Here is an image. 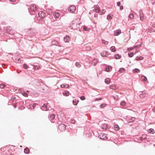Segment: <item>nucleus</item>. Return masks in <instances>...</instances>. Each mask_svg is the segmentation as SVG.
<instances>
[{"label": "nucleus", "instance_id": "nucleus-50", "mask_svg": "<svg viewBox=\"0 0 155 155\" xmlns=\"http://www.w3.org/2000/svg\"><path fill=\"white\" fill-rule=\"evenodd\" d=\"M82 83L84 84H87V82L85 80H83L82 81Z\"/></svg>", "mask_w": 155, "mask_h": 155}, {"label": "nucleus", "instance_id": "nucleus-12", "mask_svg": "<svg viewBox=\"0 0 155 155\" xmlns=\"http://www.w3.org/2000/svg\"><path fill=\"white\" fill-rule=\"evenodd\" d=\"M90 63L95 66L97 63V61L96 59H94L92 61H90Z\"/></svg>", "mask_w": 155, "mask_h": 155}, {"label": "nucleus", "instance_id": "nucleus-9", "mask_svg": "<svg viewBox=\"0 0 155 155\" xmlns=\"http://www.w3.org/2000/svg\"><path fill=\"white\" fill-rule=\"evenodd\" d=\"M110 88L113 90H116L117 89L118 87L116 85L112 84L110 86Z\"/></svg>", "mask_w": 155, "mask_h": 155}, {"label": "nucleus", "instance_id": "nucleus-51", "mask_svg": "<svg viewBox=\"0 0 155 155\" xmlns=\"http://www.w3.org/2000/svg\"><path fill=\"white\" fill-rule=\"evenodd\" d=\"M52 43L54 44H55L56 45H57L56 44L57 43V42H56L55 41H53L52 42Z\"/></svg>", "mask_w": 155, "mask_h": 155}, {"label": "nucleus", "instance_id": "nucleus-49", "mask_svg": "<svg viewBox=\"0 0 155 155\" xmlns=\"http://www.w3.org/2000/svg\"><path fill=\"white\" fill-rule=\"evenodd\" d=\"M117 6H120V2H117Z\"/></svg>", "mask_w": 155, "mask_h": 155}, {"label": "nucleus", "instance_id": "nucleus-14", "mask_svg": "<svg viewBox=\"0 0 155 155\" xmlns=\"http://www.w3.org/2000/svg\"><path fill=\"white\" fill-rule=\"evenodd\" d=\"M106 71L109 72L112 70V67L111 66H109L105 68Z\"/></svg>", "mask_w": 155, "mask_h": 155}, {"label": "nucleus", "instance_id": "nucleus-42", "mask_svg": "<svg viewBox=\"0 0 155 155\" xmlns=\"http://www.w3.org/2000/svg\"><path fill=\"white\" fill-rule=\"evenodd\" d=\"M102 43L105 45H107L108 43V42L105 41V40H102Z\"/></svg>", "mask_w": 155, "mask_h": 155}, {"label": "nucleus", "instance_id": "nucleus-17", "mask_svg": "<svg viewBox=\"0 0 155 155\" xmlns=\"http://www.w3.org/2000/svg\"><path fill=\"white\" fill-rule=\"evenodd\" d=\"M140 19L141 21L143 20V14L141 11L140 12Z\"/></svg>", "mask_w": 155, "mask_h": 155}, {"label": "nucleus", "instance_id": "nucleus-44", "mask_svg": "<svg viewBox=\"0 0 155 155\" xmlns=\"http://www.w3.org/2000/svg\"><path fill=\"white\" fill-rule=\"evenodd\" d=\"M5 85L4 84H0V87L1 89L3 88Z\"/></svg>", "mask_w": 155, "mask_h": 155}, {"label": "nucleus", "instance_id": "nucleus-57", "mask_svg": "<svg viewBox=\"0 0 155 155\" xmlns=\"http://www.w3.org/2000/svg\"><path fill=\"white\" fill-rule=\"evenodd\" d=\"M11 99H13V100H15V97H12L11 98Z\"/></svg>", "mask_w": 155, "mask_h": 155}, {"label": "nucleus", "instance_id": "nucleus-59", "mask_svg": "<svg viewBox=\"0 0 155 155\" xmlns=\"http://www.w3.org/2000/svg\"><path fill=\"white\" fill-rule=\"evenodd\" d=\"M17 73H20V72H19V71H18H18H17Z\"/></svg>", "mask_w": 155, "mask_h": 155}, {"label": "nucleus", "instance_id": "nucleus-7", "mask_svg": "<svg viewBox=\"0 0 155 155\" xmlns=\"http://www.w3.org/2000/svg\"><path fill=\"white\" fill-rule=\"evenodd\" d=\"M38 15L40 17H41L42 18H44L46 16V13L43 12H40L38 13Z\"/></svg>", "mask_w": 155, "mask_h": 155}, {"label": "nucleus", "instance_id": "nucleus-21", "mask_svg": "<svg viewBox=\"0 0 155 155\" xmlns=\"http://www.w3.org/2000/svg\"><path fill=\"white\" fill-rule=\"evenodd\" d=\"M55 117V115L54 114H52L49 117V119L50 120H52Z\"/></svg>", "mask_w": 155, "mask_h": 155}, {"label": "nucleus", "instance_id": "nucleus-36", "mask_svg": "<svg viewBox=\"0 0 155 155\" xmlns=\"http://www.w3.org/2000/svg\"><path fill=\"white\" fill-rule=\"evenodd\" d=\"M106 106V104H102L100 105V108H103Z\"/></svg>", "mask_w": 155, "mask_h": 155}, {"label": "nucleus", "instance_id": "nucleus-39", "mask_svg": "<svg viewBox=\"0 0 155 155\" xmlns=\"http://www.w3.org/2000/svg\"><path fill=\"white\" fill-rule=\"evenodd\" d=\"M76 66L78 68H80L81 67V65L79 62H76L75 63Z\"/></svg>", "mask_w": 155, "mask_h": 155}, {"label": "nucleus", "instance_id": "nucleus-37", "mask_svg": "<svg viewBox=\"0 0 155 155\" xmlns=\"http://www.w3.org/2000/svg\"><path fill=\"white\" fill-rule=\"evenodd\" d=\"M28 65L26 64H23V67L24 69H26L28 68Z\"/></svg>", "mask_w": 155, "mask_h": 155}, {"label": "nucleus", "instance_id": "nucleus-56", "mask_svg": "<svg viewBox=\"0 0 155 155\" xmlns=\"http://www.w3.org/2000/svg\"><path fill=\"white\" fill-rule=\"evenodd\" d=\"M10 1L11 2H15V0H10Z\"/></svg>", "mask_w": 155, "mask_h": 155}, {"label": "nucleus", "instance_id": "nucleus-48", "mask_svg": "<svg viewBox=\"0 0 155 155\" xmlns=\"http://www.w3.org/2000/svg\"><path fill=\"white\" fill-rule=\"evenodd\" d=\"M98 16V15L97 13H95L94 15V17H95V18H97Z\"/></svg>", "mask_w": 155, "mask_h": 155}, {"label": "nucleus", "instance_id": "nucleus-20", "mask_svg": "<svg viewBox=\"0 0 155 155\" xmlns=\"http://www.w3.org/2000/svg\"><path fill=\"white\" fill-rule=\"evenodd\" d=\"M61 88H68L69 87V85L68 84H62L61 85Z\"/></svg>", "mask_w": 155, "mask_h": 155}, {"label": "nucleus", "instance_id": "nucleus-18", "mask_svg": "<svg viewBox=\"0 0 155 155\" xmlns=\"http://www.w3.org/2000/svg\"><path fill=\"white\" fill-rule=\"evenodd\" d=\"M102 127L104 129H106L108 127V125L105 124H103L102 125Z\"/></svg>", "mask_w": 155, "mask_h": 155}, {"label": "nucleus", "instance_id": "nucleus-40", "mask_svg": "<svg viewBox=\"0 0 155 155\" xmlns=\"http://www.w3.org/2000/svg\"><path fill=\"white\" fill-rule=\"evenodd\" d=\"M83 29L85 31H88V28H87L86 26H84L83 27Z\"/></svg>", "mask_w": 155, "mask_h": 155}, {"label": "nucleus", "instance_id": "nucleus-26", "mask_svg": "<svg viewBox=\"0 0 155 155\" xmlns=\"http://www.w3.org/2000/svg\"><path fill=\"white\" fill-rule=\"evenodd\" d=\"M126 102L124 101H122L120 103V105L123 106H124L126 105Z\"/></svg>", "mask_w": 155, "mask_h": 155}, {"label": "nucleus", "instance_id": "nucleus-33", "mask_svg": "<svg viewBox=\"0 0 155 155\" xmlns=\"http://www.w3.org/2000/svg\"><path fill=\"white\" fill-rule=\"evenodd\" d=\"M134 55V54L133 52H130V53H128V55L130 57H132Z\"/></svg>", "mask_w": 155, "mask_h": 155}, {"label": "nucleus", "instance_id": "nucleus-32", "mask_svg": "<svg viewBox=\"0 0 155 155\" xmlns=\"http://www.w3.org/2000/svg\"><path fill=\"white\" fill-rule=\"evenodd\" d=\"M112 15H109L107 16V19L109 20V19H111L112 18Z\"/></svg>", "mask_w": 155, "mask_h": 155}, {"label": "nucleus", "instance_id": "nucleus-19", "mask_svg": "<svg viewBox=\"0 0 155 155\" xmlns=\"http://www.w3.org/2000/svg\"><path fill=\"white\" fill-rule=\"evenodd\" d=\"M121 33L120 30H117L115 31L114 34L115 36L118 35Z\"/></svg>", "mask_w": 155, "mask_h": 155}, {"label": "nucleus", "instance_id": "nucleus-38", "mask_svg": "<svg viewBox=\"0 0 155 155\" xmlns=\"http://www.w3.org/2000/svg\"><path fill=\"white\" fill-rule=\"evenodd\" d=\"M142 79L143 81H147V79L146 77L145 76H143L142 77Z\"/></svg>", "mask_w": 155, "mask_h": 155}, {"label": "nucleus", "instance_id": "nucleus-61", "mask_svg": "<svg viewBox=\"0 0 155 155\" xmlns=\"http://www.w3.org/2000/svg\"><path fill=\"white\" fill-rule=\"evenodd\" d=\"M85 68H86V67H85Z\"/></svg>", "mask_w": 155, "mask_h": 155}, {"label": "nucleus", "instance_id": "nucleus-35", "mask_svg": "<svg viewBox=\"0 0 155 155\" xmlns=\"http://www.w3.org/2000/svg\"><path fill=\"white\" fill-rule=\"evenodd\" d=\"M70 122L73 124H75V120L73 119H71L70 120Z\"/></svg>", "mask_w": 155, "mask_h": 155}, {"label": "nucleus", "instance_id": "nucleus-4", "mask_svg": "<svg viewBox=\"0 0 155 155\" xmlns=\"http://www.w3.org/2000/svg\"><path fill=\"white\" fill-rule=\"evenodd\" d=\"M66 125L64 124H61L58 126V128L61 131H63L65 130Z\"/></svg>", "mask_w": 155, "mask_h": 155}, {"label": "nucleus", "instance_id": "nucleus-2", "mask_svg": "<svg viewBox=\"0 0 155 155\" xmlns=\"http://www.w3.org/2000/svg\"><path fill=\"white\" fill-rule=\"evenodd\" d=\"M93 10L97 13H99L101 15L105 12V11L104 9L102 10V11L101 12L99 8L97 7V6L95 7Z\"/></svg>", "mask_w": 155, "mask_h": 155}, {"label": "nucleus", "instance_id": "nucleus-54", "mask_svg": "<svg viewBox=\"0 0 155 155\" xmlns=\"http://www.w3.org/2000/svg\"><path fill=\"white\" fill-rule=\"evenodd\" d=\"M101 100V98H97L96 99V101H98Z\"/></svg>", "mask_w": 155, "mask_h": 155}, {"label": "nucleus", "instance_id": "nucleus-27", "mask_svg": "<svg viewBox=\"0 0 155 155\" xmlns=\"http://www.w3.org/2000/svg\"><path fill=\"white\" fill-rule=\"evenodd\" d=\"M146 138V136L144 135H143L141 137H140V139L141 140H145Z\"/></svg>", "mask_w": 155, "mask_h": 155}, {"label": "nucleus", "instance_id": "nucleus-46", "mask_svg": "<svg viewBox=\"0 0 155 155\" xmlns=\"http://www.w3.org/2000/svg\"><path fill=\"white\" fill-rule=\"evenodd\" d=\"M134 119L135 118L134 117H132L131 120H130L129 122H133L134 121Z\"/></svg>", "mask_w": 155, "mask_h": 155}, {"label": "nucleus", "instance_id": "nucleus-47", "mask_svg": "<svg viewBox=\"0 0 155 155\" xmlns=\"http://www.w3.org/2000/svg\"><path fill=\"white\" fill-rule=\"evenodd\" d=\"M23 95L25 97H27V96H28V94L25 92H24V93H23Z\"/></svg>", "mask_w": 155, "mask_h": 155}, {"label": "nucleus", "instance_id": "nucleus-13", "mask_svg": "<svg viewBox=\"0 0 155 155\" xmlns=\"http://www.w3.org/2000/svg\"><path fill=\"white\" fill-rule=\"evenodd\" d=\"M53 15L55 18H58L59 17L60 15L58 12H55L53 14Z\"/></svg>", "mask_w": 155, "mask_h": 155}, {"label": "nucleus", "instance_id": "nucleus-52", "mask_svg": "<svg viewBox=\"0 0 155 155\" xmlns=\"http://www.w3.org/2000/svg\"><path fill=\"white\" fill-rule=\"evenodd\" d=\"M16 62L18 63H20L21 62L20 59V58H18L17 59V60L16 61Z\"/></svg>", "mask_w": 155, "mask_h": 155}, {"label": "nucleus", "instance_id": "nucleus-62", "mask_svg": "<svg viewBox=\"0 0 155 155\" xmlns=\"http://www.w3.org/2000/svg\"><path fill=\"white\" fill-rule=\"evenodd\" d=\"M1 0H0V1H1Z\"/></svg>", "mask_w": 155, "mask_h": 155}, {"label": "nucleus", "instance_id": "nucleus-43", "mask_svg": "<svg viewBox=\"0 0 155 155\" xmlns=\"http://www.w3.org/2000/svg\"><path fill=\"white\" fill-rule=\"evenodd\" d=\"M129 17L130 18L132 19L134 18V15L133 14H130L129 15Z\"/></svg>", "mask_w": 155, "mask_h": 155}, {"label": "nucleus", "instance_id": "nucleus-28", "mask_svg": "<svg viewBox=\"0 0 155 155\" xmlns=\"http://www.w3.org/2000/svg\"><path fill=\"white\" fill-rule=\"evenodd\" d=\"M110 50L112 51V52H115L116 51V50L115 49V48L114 46H112L110 48Z\"/></svg>", "mask_w": 155, "mask_h": 155}, {"label": "nucleus", "instance_id": "nucleus-11", "mask_svg": "<svg viewBox=\"0 0 155 155\" xmlns=\"http://www.w3.org/2000/svg\"><path fill=\"white\" fill-rule=\"evenodd\" d=\"M64 40L65 42H68L70 41V38L68 36H66L65 37H64Z\"/></svg>", "mask_w": 155, "mask_h": 155}, {"label": "nucleus", "instance_id": "nucleus-1", "mask_svg": "<svg viewBox=\"0 0 155 155\" xmlns=\"http://www.w3.org/2000/svg\"><path fill=\"white\" fill-rule=\"evenodd\" d=\"M28 9V12L31 15H34L36 11V6L35 5L33 4L30 5V8Z\"/></svg>", "mask_w": 155, "mask_h": 155}, {"label": "nucleus", "instance_id": "nucleus-8", "mask_svg": "<svg viewBox=\"0 0 155 155\" xmlns=\"http://www.w3.org/2000/svg\"><path fill=\"white\" fill-rule=\"evenodd\" d=\"M33 66V69H34L35 70H38L40 68V66L39 64L37 63H35Z\"/></svg>", "mask_w": 155, "mask_h": 155}, {"label": "nucleus", "instance_id": "nucleus-22", "mask_svg": "<svg viewBox=\"0 0 155 155\" xmlns=\"http://www.w3.org/2000/svg\"><path fill=\"white\" fill-rule=\"evenodd\" d=\"M133 71L134 73H138L140 72V70L138 68H135L133 70Z\"/></svg>", "mask_w": 155, "mask_h": 155}, {"label": "nucleus", "instance_id": "nucleus-53", "mask_svg": "<svg viewBox=\"0 0 155 155\" xmlns=\"http://www.w3.org/2000/svg\"><path fill=\"white\" fill-rule=\"evenodd\" d=\"M124 9V7L123 6H121L120 7V10H122Z\"/></svg>", "mask_w": 155, "mask_h": 155}, {"label": "nucleus", "instance_id": "nucleus-31", "mask_svg": "<svg viewBox=\"0 0 155 155\" xmlns=\"http://www.w3.org/2000/svg\"><path fill=\"white\" fill-rule=\"evenodd\" d=\"M143 59V57L142 56H140L139 57H137L136 58V60H142Z\"/></svg>", "mask_w": 155, "mask_h": 155}, {"label": "nucleus", "instance_id": "nucleus-30", "mask_svg": "<svg viewBox=\"0 0 155 155\" xmlns=\"http://www.w3.org/2000/svg\"><path fill=\"white\" fill-rule=\"evenodd\" d=\"M78 101H78V100H73V104L74 105H77V104L78 103Z\"/></svg>", "mask_w": 155, "mask_h": 155}, {"label": "nucleus", "instance_id": "nucleus-60", "mask_svg": "<svg viewBox=\"0 0 155 155\" xmlns=\"http://www.w3.org/2000/svg\"><path fill=\"white\" fill-rule=\"evenodd\" d=\"M35 104H33V105H32V106H33V107H34V106Z\"/></svg>", "mask_w": 155, "mask_h": 155}, {"label": "nucleus", "instance_id": "nucleus-45", "mask_svg": "<svg viewBox=\"0 0 155 155\" xmlns=\"http://www.w3.org/2000/svg\"><path fill=\"white\" fill-rule=\"evenodd\" d=\"M80 99L82 100H84L85 99V97L84 96H82L80 97Z\"/></svg>", "mask_w": 155, "mask_h": 155}, {"label": "nucleus", "instance_id": "nucleus-16", "mask_svg": "<svg viewBox=\"0 0 155 155\" xmlns=\"http://www.w3.org/2000/svg\"><path fill=\"white\" fill-rule=\"evenodd\" d=\"M106 51H103L101 53V55L103 56L107 57L108 55Z\"/></svg>", "mask_w": 155, "mask_h": 155}, {"label": "nucleus", "instance_id": "nucleus-10", "mask_svg": "<svg viewBox=\"0 0 155 155\" xmlns=\"http://www.w3.org/2000/svg\"><path fill=\"white\" fill-rule=\"evenodd\" d=\"M98 137L100 139L104 140H105L107 139V138H106V135L105 134H102L101 135H100L99 136H98Z\"/></svg>", "mask_w": 155, "mask_h": 155}, {"label": "nucleus", "instance_id": "nucleus-3", "mask_svg": "<svg viewBox=\"0 0 155 155\" xmlns=\"http://www.w3.org/2000/svg\"><path fill=\"white\" fill-rule=\"evenodd\" d=\"M42 108H43L42 110H49L51 109L48 103L46 104H44L42 106Z\"/></svg>", "mask_w": 155, "mask_h": 155}, {"label": "nucleus", "instance_id": "nucleus-58", "mask_svg": "<svg viewBox=\"0 0 155 155\" xmlns=\"http://www.w3.org/2000/svg\"><path fill=\"white\" fill-rule=\"evenodd\" d=\"M17 73H20V72H19V71H18H18H17Z\"/></svg>", "mask_w": 155, "mask_h": 155}, {"label": "nucleus", "instance_id": "nucleus-6", "mask_svg": "<svg viewBox=\"0 0 155 155\" xmlns=\"http://www.w3.org/2000/svg\"><path fill=\"white\" fill-rule=\"evenodd\" d=\"M147 95V94L146 92L144 91L140 92L139 94L140 97L141 99L145 97Z\"/></svg>", "mask_w": 155, "mask_h": 155}, {"label": "nucleus", "instance_id": "nucleus-41", "mask_svg": "<svg viewBox=\"0 0 155 155\" xmlns=\"http://www.w3.org/2000/svg\"><path fill=\"white\" fill-rule=\"evenodd\" d=\"M6 149V147H4L1 148L0 151L3 152H4Z\"/></svg>", "mask_w": 155, "mask_h": 155}, {"label": "nucleus", "instance_id": "nucleus-29", "mask_svg": "<svg viewBox=\"0 0 155 155\" xmlns=\"http://www.w3.org/2000/svg\"><path fill=\"white\" fill-rule=\"evenodd\" d=\"M125 70L124 68H121L119 69L118 71L120 72L121 73L124 72V71Z\"/></svg>", "mask_w": 155, "mask_h": 155}, {"label": "nucleus", "instance_id": "nucleus-55", "mask_svg": "<svg viewBox=\"0 0 155 155\" xmlns=\"http://www.w3.org/2000/svg\"><path fill=\"white\" fill-rule=\"evenodd\" d=\"M69 94V93L68 91L67 92H65V93H64V94H65L66 96L67 95H68V94Z\"/></svg>", "mask_w": 155, "mask_h": 155}, {"label": "nucleus", "instance_id": "nucleus-5", "mask_svg": "<svg viewBox=\"0 0 155 155\" xmlns=\"http://www.w3.org/2000/svg\"><path fill=\"white\" fill-rule=\"evenodd\" d=\"M76 9V7L75 6L73 5L70 6L68 8V10L71 13H72L75 11Z\"/></svg>", "mask_w": 155, "mask_h": 155}, {"label": "nucleus", "instance_id": "nucleus-23", "mask_svg": "<svg viewBox=\"0 0 155 155\" xmlns=\"http://www.w3.org/2000/svg\"><path fill=\"white\" fill-rule=\"evenodd\" d=\"M114 128L115 130H118L120 129V127H119L118 125L117 124H116L114 125Z\"/></svg>", "mask_w": 155, "mask_h": 155}, {"label": "nucleus", "instance_id": "nucleus-25", "mask_svg": "<svg viewBox=\"0 0 155 155\" xmlns=\"http://www.w3.org/2000/svg\"><path fill=\"white\" fill-rule=\"evenodd\" d=\"M110 80L109 78H107L105 80V83L107 84H109L110 83Z\"/></svg>", "mask_w": 155, "mask_h": 155}, {"label": "nucleus", "instance_id": "nucleus-34", "mask_svg": "<svg viewBox=\"0 0 155 155\" xmlns=\"http://www.w3.org/2000/svg\"><path fill=\"white\" fill-rule=\"evenodd\" d=\"M149 132L150 134H153L154 133V130L153 129L151 128L149 130Z\"/></svg>", "mask_w": 155, "mask_h": 155}, {"label": "nucleus", "instance_id": "nucleus-24", "mask_svg": "<svg viewBox=\"0 0 155 155\" xmlns=\"http://www.w3.org/2000/svg\"><path fill=\"white\" fill-rule=\"evenodd\" d=\"M114 57L116 59H119L121 57V56L119 54H117L115 55Z\"/></svg>", "mask_w": 155, "mask_h": 155}, {"label": "nucleus", "instance_id": "nucleus-15", "mask_svg": "<svg viewBox=\"0 0 155 155\" xmlns=\"http://www.w3.org/2000/svg\"><path fill=\"white\" fill-rule=\"evenodd\" d=\"M30 150L28 147H26L24 149V152L25 154H28L29 153Z\"/></svg>", "mask_w": 155, "mask_h": 155}]
</instances>
